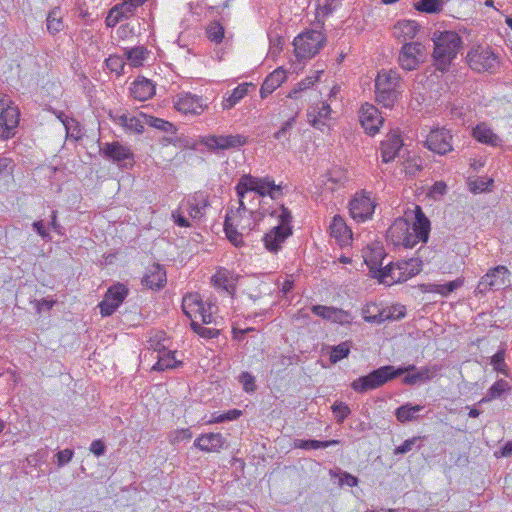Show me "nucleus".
I'll list each match as a JSON object with an SVG mask.
<instances>
[{
  "label": "nucleus",
  "mask_w": 512,
  "mask_h": 512,
  "mask_svg": "<svg viewBox=\"0 0 512 512\" xmlns=\"http://www.w3.org/2000/svg\"><path fill=\"white\" fill-rule=\"evenodd\" d=\"M430 233V221L419 206H416L415 222L412 227L405 220H396L387 231V238L395 245L413 248L419 241L426 243Z\"/></svg>",
  "instance_id": "f257e3e1"
},
{
  "label": "nucleus",
  "mask_w": 512,
  "mask_h": 512,
  "mask_svg": "<svg viewBox=\"0 0 512 512\" xmlns=\"http://www.w3.org/2000/svg\"><path fill=\"white\" fill-rule=\"evenodd\" d=\"M235 190L239 198L238 212L247 211L244 198L248 192H255L262 197L270 196L272 199H278L282 196V187L275 184L273 179L270 177H254L250 174L241 176Z\"/></svg>",
  "instance_id": "f03ea898"
},
{
  "label": "nucleus",
  "mask_w": 512,
  "mask_h": 512,
  "mask_svg": "<svg viewBox=\"0 0 512 512\" xmlns=\"http://www.w3.org/2000/svg\"><path fill=\"white\" fill-rule=\"evenodd\" d=\"M433 59L436 68L442 72L447 71L462 49V39L454 31L434 33Z\"/></svg>",
  "instance_id": "7ed1b4c3"
},
{
  "label": "nucleus",
  "mask_w": 512,
  "mask_h": 512,
  "mask_svg": "<svg viewBox=\"0 0 512 512\" xmlns=\"http://www.w3.org/2000/svg\"><path fill=\"white\" fill-rule=\"evenodd\" d=\"M423 250L420 248L416 258L389 263L380 272V283L392 285L394 283L405 282L411 277L417 275L422 270Z\"/></svg>",
  "instance_id": "20e7f679"
},
{
  "label": "nucleus",
  "mask_w": 512,
  "mask_h": 512,
  "mask_svg": "<svg viewBox=\"0 0 512 512\" xmlns=\"http://www.w3.org/2000/svg\"><path fill=\"white\" fill-rule=\"evenodd\" d=\"M401 78L395 70H381L375 79V99L385 108H392L398 99Z\"/></svg>",
  "instance_id": "39448f33"
},
{
  "label": "nucleus",
  "mask_w": 512,
  "mask_h": 512,
  "mask_svg": "<svg viewBox=\"0 0 512 512\" xmlns=\"http://www.w3.org/2000/svg\"><path fill=\"white\" fill-rule=\"evenodd\" d=\"M277 217L279 223L266 233L263 239L265 248L272 253H277L281 248V244L292 234V227L290 226L292 220L291 212L284 206H281Z\"/></svg>",
  "instance_id": "423d86ee"
},
{
  "label": "nucleus",
  "mask_w": 512,
  "mask_h": 512,
  "mask_svg": "<svg viewBox=\"0 0 512 512\" xmlns=\"http://www.w3.org/2000/svg\"><path fill=\"white\" fill-rule=\"evenodd\" d=\"M401 371H393V366L386 365L373 370L368 375L359 377L351 383V388L358 392L364 393L368 390H374L390 380L400 376Z\"/></svg>",
  "instance_id": "0eeeda50"
},
{
  "label": "nucleus",
  "mask_w": 512,
  "mask_h": 512,
  "mask_svg": "<svg viewBox=\"0 0 512 512\" xmlns=\"http://www.w3.org/2000/svg\"><path fill=\"white\" fill-rule=\"evenodd\" d=\"M325 36L320 31L311 30L298 35L294 41V50L299 59L312 58L324 46Z\"/></svg>",
  "instance_id": "6e6552de"
},
{
  "label": "nucleus",
  "mask_w": 512,
  "mask_h": 512,
  "mask_svg": "<svg viewBox=\"0 0 512 512\" xmlns=\"http://www.w3.org/2000/svg\"><path fill=\"white\" fill-rule=\"evenodd\" d=\"M211 308L210 304L207 308L205 307L198 293H189L183 297L182 309L191 322L200 319L202 324H211L214 321Z\"/></svg>",
  "instance_id": "1a4fd4ad"
},
{
  "label": "nucleus",
  "mask_w": 512,
  "mask_h": 512,
  "mask_svg": "<svg viewBox=\"0 0 512 512\" xmlns=\"http://www.w3.org/2000/svg\"><path fill=\"white\" fill-rule=\"evenodd\" d=\"M100 154L108 161L118 164L120 167H132L134 153L127 145L119 141L99 143Z\"/></svg>",
  "instance_id": "9d476101"
},
{
  "label": "nucleus",
  "mask_w": 512,
  "mask_h": 512,
  "mask_svg": "<svg viewBox=\"0 0 512 512\" xmlns=\"http://www.w3.org/2000/svg\"><path fill=\"white\" fill-rule=\"evenodd\" d=\"M467 61L470 68L477 72L493 73L499 64L497 55L490 48L481 46L469 51Z\"/></svg>",
  "instance_id": "9b49d317"
},
{
  "label": "nucleus",
  "mask_w": 512,
  "mask_h": 512,
  "mask_svg": "<svg viewBox=\"0 0 512 512\" xmlns=\"http://www.w3.org/2000/svg\"><path fill=\"white\" fill-rule=\"evenodd\" d=\"M20 112L10 100L0 99V140L12 138L19 124Z\"/></svg>",
  "instance_id": "f8f14e48"
},
{
  "label": "nucleus",
  "mask_w": 512,
  "mask_h": 512,
  "mask_svg": "<svg viewBox=\"0 0 512 512\" xmlns=\"http://www.w3.org/2000/svg\"><path fill=\"white\" fill-rule=\"evenodd\" d=\"M427 52L425 46L420 42H406L399 53L400 66L408 71L416 69L425 61Z\"/></svg>",
  "instance_id": "ddd939ff"
},
{
  "label": "nucleus",
  "mask_w": 512,
  "mask_h": 512,
  "mask_svg": "<svg viewBox=\"0 0 512 512\" xmlns=\"http://www.w3.org/2000/svg\"><path fill=\"white\" fill-rule=\"evenodd\" d=\"M509 270L506 266L499 265L488 270L481 277L475 292L477 294H485L491 290H499L508 282Z\"/></svg>",
  "instance_id": "4468645a"
},
{
  "label": "nucleus",
  "mask_w": 512,
  "mask_h": 512,
  "mask_svg": "<svg viewBox=\"0 0 512 512\" xmlns=\"http://www.w3.org/2000/svg\"><path fill=\"white\" fill-rule=\"evenodd\" d=\"M200 143L209 151L217 152L239 148L247 143V138L240 134L235 135H207L200 139Z\"/></svg>",
  "instance_id": "2eb2a0df"
},
{
  "label": "nucleus",
  "mask_w": 512,
  "mask_h": 512,
  "mask_svg": "<svg viewBox=\"0 0 512 512\" xmlns=\"http://www.w3.org/2000/svg\"><path fill=\"white\" fill-rule=\"evenodd\" d=\"M128 295V288L122 283H116L108 288L104 299L99 303L100 313L107 317L112 315Z\"/></svg>",
  "instance_id": "dca6fc26"
},
{
  "label": "nucleus",
  "mask_w": 512,
  "mask_h": 512,
  "mask_svg": "<svg viewBox=\"0 0 512 512\" xmlns=\"http://www.w3.org/2000/svg\"><path fill=\"white\" fill-rule=\"evenodd\" d=\"M109 117L114 124L122 127L126 133L142 134L144 131V119L141 117V113L139 116H135L127 111L111 110Z\"/></svg>",
  "instance_id": "f3484780"
},
{
  "label": "nucleus",
  "mask_w": 512,
  "mask_h": 512,
  "mask_svg": "<svg viewBox=\"0 0 512 512\" xmlns=\"http://www.w3.org/2000/svg\"><path fill=\"white\" fill-rule=\"evenodd\" d=\"M174 108L185 115H200L207 105L203 99L190 93H179L173 99Z\"/></svg>",
  "instance_id": "a211bd4d"
},
{
  "label": "nucleus",
  "mask_w": 512,
  "mask_h": 512,
  "mask_svg": "<svg viewBox=\"0 0 512 512\" xmlns=\"http://www.w3.org/2000/svg\"><path fill=\"white\" fill-rule=\"evenodd\" d=\"M452 135L445 128L431 130L425 144L427 148L435 153L444 155L452 150Z\"/></svg>",
  "instance_id": "6ab92c4d"
},
{
  "label": "nucleus",
  "mask_w": 512,
  "mask_h": 512,
  "mask_svg": "<svg viewBox=\"0 0 512 512\" xmlns=\"http://www.w3.org/2000/svg\"><path fill=\"white\" fill-rule=\"evenodd\" d=\"M374 209L375 203L364 193L357 194L349 204L350 215L357 222H364L371 218Z\"/></svg>",
  "instance_id": "aec40b11"
},
{
  "label": "nucleus",
  "mask_w": 512,
  "mask_h": 512,
  "mask_svg": "<svg viewBox=\"0 0 512 512\" xmlns=\"http://www.w3.org/2000/svg\"><path fill=\"white\" fill-rule=\"evenodd\" d=\"M360 122L369 135H375L380 126L383 124L384 118L381 116L378 109L366 103L360 109Z\"/></svg>",
  "instance_id": "412c9836"
},
{
  "label": "nucleus",
  "mask_w": 512,
  "mask_h": 512,
  "mask_svg": "<svg viewBox=\"0 0 512 512\" xmlns=\"http://www.w3.org/2000/svg\"><path fill=\"white\" fill-rule=\"evenodd\" d=\"M403 146V141L398 131H391L381 142V157L385 163L393 161Z\"/></svg>",
  "instance_id": "4be33fe9"
},
{
  "label": "nucleus",
  "mask_w": 512,
  "mask_h": 512,
  "mask_svg": "<svg viewBox=\"0 0 512 512\" xmlns=\"http://www.w3.org/2000/svg\"><path fill=\"white\" fill-rule=\"evenodd\" d=\"M403 316L402 310L398 315L392 314L391 310L380 308L377 304H368L363 309V318L369 323H382L386 320H396Z\"/></svg>",
  "instance_id": "5701e85b"
},
{
  "label": "nucleus",
  "mask_w": 512,
  "mask_h": 512,
  "mask_svg": "<svg viewBox=\"0 0 512 512\" xmlns=\"http://www.w3.org/2000/svg\"><path fill=\"white\" fill-rule=\"evenodd\" d=\"M166 271L160 264H153L147 268L142 284L152 290L161 289L166 284Z\"/></svg>",
  "instance_id": "b1692460"
},
{
  "label": "nucleus",
  "mask_w": 512,
  "mask_h": 512,
  "mask_svg": "<svg viewBox=\"0 0 512 512\" xmlns=\"http://www.w3.org/2000/svg\"><path fill=\"white\" fill-rule=\"evenodd\" d=\"M329 229L330 235L335 238L340 246L349 245L352 241V232L341 216L333 217Z\"/></svg>",
  "instance_id": "393cba45"
},
{
  "label": "nucleus",
  "mask_w": 512,
  "mask_h": 512,
  "mask_svg": "<svg viewBox=\"0 0 512 512\" xmlns=\"http://www.w3.org/2000/svg\"><path fill=\"white\" fill-rule=\"evenodd\" d=\"M211 281L215 288L232 295L235 291L238 276L234 275L228 269L222 268L216 272L211 278Z\"/></svg>",
  "instance_id": "a878e982"
},
{
  "label": "nucleus",
  "mask_w": 512,
  "mask_h": 512,
  "mask_svg": "<svg viewBox=\"0 0 512 512\" xmlns=\"http://www.w3.org/2000/svg\"><path fill=\"white\" fill-rule=\"evenodd\" d=\"M225 444L221 433L202 434L194 441V446L205 452H218Z\"/></svg>",
  "instance_id": "bb28decb"
},
{
  "label": "nucleus",
  "mask_w": 512,
  "mask_h": 512,
  "mask_svg": "<svg viewBox=\"0 0 512 512\" xmlns=\"http://www.w3.org/2000/svg\"><path fill=\"white\" fill-rule=\"evenodd\" d=\"M330 113V105L322 102L320 105L311 107L307 112V117L314 128L323 130L326 126L325 120L329 118Z\"/></svg>",
  "instance_id": "cd10ccee"
},
{
  "label": "nucleus",
  "mask_w": 512,
  "mask_h": 512,
  "mask_svg": "<svg viewBox=\"0 0 512 512\" xmlns=\"http://www.w3.org/2000/svg\"><path fill=\"white\" fill-rule=\"evenodd\" d=\"M286 79V73L283 69L277 68L270 73L264 80L261 88L260 95L262 98H266L275 89H277Z\"/></svg>",
  "instance_id": "c85d7f7f"
},
{
  "label": "nucleus",
  "mask_w": 512,
  "mask_h": 512,
  "mask_svg": "<svg viewBox=\"0 0 512 512\" xmlns=\"http://www.w3.org/2000/svg\"><path fill=\"white\" fill-rule=\"evenodd\" d=\"M130 90L133 98L139 101H145L155 94V86L146 78L134 81Z\"/></svg>",
  "instance_id": "c756f323"
},
{
  "label": "nucleus",
  "mask_w": 512,
  "mask_h": 512,
  "mask_svg": "<svg viewBox=\"0 0 512 512\" xmlns=\"http://www.w3.org/2000/svg\"><path fill=\"white\" fill-rule=\"evenodd\" d=\"M419 30V25L413 20H402L394 26V35L403 41L413 39Z\"/></svg>",
  "instance_id": "7c9ffc66"
},
{
  "label": "nucleus",
  "mask_w": 512,
  "mask_h": 512,
  "mask_svg": "<svg viewBox=\"0 0 512 512\" xmlns=\"http://www.w3.org/2000/svg\"><path fill=\"white\" fill-rule=\"evenodd\" d=\"M473 137L484 144L496 146L500 142V138L486 124H478L473 129Z\"/></svg>",
  "instance_id": "2f4dec72"
},
{
  "label": "nucleus",
  "mask_w": 512,
  "mask_h": 512,
  "mask_svg": "<svg viewBox=\"0 0 512 512\" xmlns=\"http://www.w3.org/2000/svg\"><path fill=\"white\" fill-rule=\"evenodd\" d=\"M464 283L462 278H457L456 280L450 281L445 284H427L424 285L425 292L438 293L442 296H447L450 293L454 292L456 289L460 288Z\"/></svg>",
  "instance_id": "473e14b6"
},
{
  "label": "nucleus",
  "mask_w": 512,
  "mask_h": 512,
  "mask_svg": "<svg viewBox=\"0 0 512 512\" xmlns=\"http://www.w3.org/2000/svg\"><path fill=\"white\" fill-rule=\"evenodd\" d=\"M296 122V116L286 120L280 129L273 134V137L280 142L284 149H289L292 129Z\"/></svg>",
  "instance_id": "72a5a7b5"
},
{
  "label": "nucleus",
  "mask_w": 512,
  "mask_h": 512,
  "mask_svg": "<svg viewBox=\"0 0 512 512\" xmlns=\"http://www.w3.org/2000/svg\"><path fill=\"white\" fill-rule=\"evenodd\" d=\"M180 364L181 362L175 358V351L167 350L157 356V362L153 365L152 370L164 371L166 369H173Z\"/></svg>",
  "instance_id": "f704fd0d"
},
{
  "label": "nucleus",
  "mask_w": 512,
  "mask_h": 512,
  "mask_svg": "<svg viewBox=\"0 0 512 512\" xmlns=\"http://www.w3.org/2000/svg\"><path fill=\"white\" fill-rule=\"evenodd\" d=\"M423 409L424 407L421 405H412L407 403L397 408L395 415L399 422L404 423L414 420L416 418V414L421 412Z\"/></svg>",
  "instance_id": "c9c22d12"
},
{
  "label": "nucleus",
  "mask_w": 512,
  "mask_h": 512,
  "mask_svg": "<svg viewBox=\"0 0 512 512\" xmlns=\"http://www.w3.org/2000/svg\"><path fill=\"white\" fill-rule=\"evenodd\" d=\"M46 26L50 34H56L63 30L64 23L59 7H55L49 12L46 19Z\"/></svg>",
  "instance_id": "e433bc0d"
},
{
  "label": "nucleus",
  "mask_w": 512,
  "mask_h": 512,
  "mask_svg": "<svg viewBox=\"0 0 512 512\" xmlns=\"http://www.w3.org/2000/svg\"><path fill=\"white\" fill-rule=\"evenodd\" d=\"M141 117L144 119V126L149 125L153 128H156L160 131H164L167 133H174V125L166 120H163L161 118H157L154 116L146 115L144 113H141Z\"/></svg>",
  "instance_id": "4c0bfd02"
},
{
  "label": "nucleus",
  "mask_w": 512,
  "mask_h": 512,
  "mask_svg": "<svg viewBox=\"0 0 512 512\" xmlns=\"http://www.w3.org/2000/svg\"><path fill=\"white\" fill-rule=\"evenodd\" d=\"M169 340L166 338L165 333L162 331L156 332L148 340V348L158 352V355L168 350Z\"/></svg>",
  "instance_id": "58836bf2"
},
{
  "label": "nucleus",
  "mask_w": 512,
  "mask_h": 512,
  "mask_svg": "<svg viewBox=\"0 0 512 512\" xmlns=\"http://www.w3.org/2000/svg\"><path fill=\"white\" fill-rule=\"evenodd\" d=\"M248 88L244 85L237 86L229 97L225 98L223 101V109H231L234 107L240 100L244 98L247 94Z\"/></svg>",
  "instance_id": "ea45409f"
},
{
  "label": "nucleus",
  "mask_w": 512,
  "mask_h": 512,
  "mask_svg": "<svg viewBox=\"0 0 512 512\" xmlns=\"http://www.w3.org/2000/svg\"><path fill=\"white\" fill-rule=\"evenodd\" d=\"M509 388L508 382L501 379L496 381L488 390L486 396L480 402H488L500 397Z\"/></svg>",
  "instance_id": "a19ab883"
},
{
  "label": "nucleus",
  "mask_w": 512,
  "mask_h": 512,
  "mask_svg": "<svg viewBox=\"0 0 512 512\" xmlns=\"http://www.w3.org/2000/svg\"><path fill=\"white\" fill-rule=\"evenodd\" d=\"M125 56L132 66H140L145 59L146 49L144 47H135L125 49Z\"/></svg>",
  "instance_id": "79ce46f5"
},
{
  "label": "nucleus",
  "mask_w": 512,
  "mask_h": 512,
  "mask_svg": "<svg viewBox=\"0 0 512 512\" xmlns=\"http://www.w3.org/2000/svg\"><path fill=\"white\" fill-rule=\"evenodd\" d=\"M350 353V343L348 341L342 342L331 348L330 361L337 363L338 361L346 358Z\"/></svg>",
  "instance_id": "37998d69"
},
{
  "label": "nucleus",
  "mask_w": 512,
  "mask_h": 512,
  "mask_svg": "<svg viewBox=\"0 0 512 512\" xmlns=\"http://www.w3.org/2000/svg\"><path fill=\"white\" fill-rule=\"evenodd\" d=\"M328 320L333 323L346 325L352 322L353 316L348 311L332 307L331 313L328 315Z\"/></svg>",
  "instance_id": "c03bdc74"
},
{
  "label": "nucleus",
  "mask_w": 512,
  "mask_h": 512,
  "mask_svg": "<svg viewBox=\"0 0 512 512\" xmlns=\"http://www.w3.org/2000/svg\"><path fill=\"white\" fill-rule=\"evenodd\" d=\"M224 33V27L219 22L210 23L206 29L208 39L216 44L222 42Z\"/></svg>",
  "instance_id": "a18cd8bd"
},
{
  "label": "nucleus",
  "mask_w": 512,
  "mask_h": 512,
  "mask_svg": "<svg viewBox=\"0 0 512 512\" xmlns=\"http://www.w3.org/2000/svg\"><path fill=\"white\" fill-rule=\"evenodd\" d=\"M442 4V0H420L415 8L426 13H436L442 10Z\"/></svg>",
  "instance_id": "49530a36"
},
{
  "label": "nucleus",
  "mask_w": 512,
  "mask_h": 512,
  "mask_svg": "<svg viewBox=\"0 0 512 512\" xmlns=\"http://www.w3.org/2000/svg\"><path fill=\"white\" fill-rule=\"evenodd\" d=\"M340 4V0H318L317 14L318 16H329Z\"/></svg>",
  "instance_id": "de8ad7c7"
},
{
  "label": "nucleus",
  "mask_w": 512,
  "mask_h": 512,
  "mask_svg": "<svg viewBox=\"0 0 512 512\" xmlns=\"http://www.w3.org/2000/svg\"><path fill=\"white\" fill-rule=\"evenodd\" d=\"M191 328L199 336L206 338V339L215 338L219 334V330L214 329V328L204 327L202 322L200 323L198 320H193V322H191Z\"/></svg>",
  "instance_id": "09e8293b"
},
{
  "label": "nucleus",
  "mask_w": 512,
  "mask_h": 512,
  "mask_svg": "<svg viewBox=\"0 0 512 512\" xmlns=\"http://www.w3.org/2000/svg\"><path fill=\"white\" fill-rule=\"evenodd\" d=\"M339 443L338 440H328V441H319V440H301L298 447L303 449H320L327 448L330 446L337 445Z\"/></svg>",
  "instance_id": "8fccbe9b"
},
{
  "label": "nucleus",
  "mask_w": 512,
  "mask_h": 512,
  "mask_svg": "<svg viewBox=\"0 0 512 512\" xmlns=\"http://www.w3.org/2000/svg\"><path fill=\"white\" fill-rule=\"evenodd\" d=\"M317 80H318V76L317 77L309 76V77L303 79L302 81L297 83L296 86L289 92L288 97L297 99L298 94L301 91H304V90L312 87Z\"/></svg>",
  "instance_id": "3c124183"
},
{
  "label": "nucleus",
  "mask_w": 512,
  "mask_h": 512,
  "mask_svg": "<svg viewBox=\"0 0 512 512\" xmlns=\"http://www.w3.org/2000/svg\"><path fill=\"white\" fill-rule=\"evenodd\" d=\"M229 221L230 219L227 217L224 223L225 234L232 244L239 246L242 244V234Z\"/></svg>",
  "instance_id": "603ef678"
},
{
  "label": "nucleus",
  "mask_w": 512,
  "mask_h": 512,
  "mask_svg": "<svg viewBox=\"0 0 512 512\" xmlns=\"http://www.w3.org/2000/svg\"><path fill=\"white\" fill-rule=\"evenodd\" d=\"M331 477H339V485L343 486L344 484L349 487H354L358 484L357 477L351 475L348 472H342L340 470L334 471L330 470Z\"/></svg>",
  "instance_id": "864d4df0"
},
{
  "label": "nucleus",
  "mask_w": 512,
  "mask_h": 512,
  "mask_svg": "<svg viewBox=\"0 0 512 512\" xmlns=\"http://www.w3.org/2000/svg\"><path fill=\"white\" fill-rule=\"evenodd\" d=\"M491 365L493 366L494 370L497 372H500L504 374L505 376L508 375L506 364H505V351L503 349L497 351L491 358Z\"/></svg>",
  "instance_id": "5fc2aeb1"
},
{
  "label": "nucleus",
  "mask_w": 512,
  "mask_h": 512,
  "mask_svg": "<svg viewBox=\"0 0 512 512\" xmlns=\"http://www.w3.org/2000/svg\"><path fill=\"white\" fill-rule=\"evenodd\" d=\"M331 408L338 423H342L351 412L349 406L344 402L336 401Z\"/></svg>",
  "instance_id": "6e6d98bb"
},
{
  "label": "nucleus",
  "mask_w": 512,
  "mask_h": 512,
  "mask_svg": "<svg viewBox=\"0 0 512 512\" xmlns=\"http://www.w3.org/2000/svg\"><path fill=\"white\" fill-rule=\"evenodd\" d=\"M493 184V180L489 178H478L469 182V188L474 193H481L487 191Z\"/></svg>",
  "instance_id": "4d7b16f0"
},
{
  "label": "nucleus",
  "mask_w": 512,
  "mask_h": 512,
  "mask_svg": "<svg viewBox=\"0 0 512 512\" xmlns=\"http://www.w3.org/2000/svg\"><path fill=\"white\" fill-rule=\"evenodd\" d=\"M239 381L242 384L244 391L250 393L256 390L255 377L249 372H242L239 376Z\"/></svg>",
  "instance_id": "13d9d810"
},
{
  "label": "nucleus",
  "mask_w": 512,
  "mask_h": 512,
  "mask_svg": "<svg viewBox=\"0 0 512 512\" xmlns=\"http://www.w3.org/2000/svg\"><path fill=\"white\" fill-rule=\"evenodd\" d=\"M180 208H185L192 219H200L205 210L204 207L193 205L189 203L188 200L186 202H182L180 204Z\"/></svg>",
  "instance_id": "bf43d9fd"
},
{
  "label": "nucleus",
  "mask_w": 512,
  "mask_h": 512,
  "mask_svg": "<svg viewBox=\"0 0 512 512\" xmlns=\"http://www.w3.org/2000/svg\"><path fill=\"white\" fill-rule=\"evenodd\" d=\"M270 49L269 54L275 57L282 49L283 39L278 34H269Z\"/></svg>",
  "instance_id": "052dcab7"
},
{
  "label": "nucleus",
  "mask_w": 512,
  "mask_h": 512,
  "mask_svg": "<svg viewBox=\"0 0 512 512\" xmlns=\"http://www.w3.org/2000/svg\"><path fill=\"white\" fill-rule=\"evenodd\" d=\"M114 7L119 12L123 20L131 17L134 14L135 10L137 9L133 6V4H129L124 0L122 1V3L117 4Z\"/></svg>",
  "instance_id": "680f3d73"
},
{
  "label": "nucleus",
  "mask_w": 512,
  "mask_h": 512,
  "mask_svg": "<svg viewBox=\"0 0 512 512\" xmlns=\"http://www.w3.org/2000/svg\"><path fill=\"white\" fill-rule=\"evenodd\" d=\"M106 66L111 71L116 72L117 74H120L124 68V61L119 56H110L106 60Z\"/></svg>",
  "instance_id": "e2e57ef3"
},
{
  "label": "nucleus",
  "mask_w": 512,
  "mask_h": 512,
  "mask_svg": "<svg viewBox=\"0 0 512 512\" xmlns=\"http://www.w3.org/2000/svg\"><path fill=\"white\" fill-rule=\"evenodd\" d=\"M187 200L193 205L202 206L204 208L209 205L208 196L202 191L195 192Z\"/></svg>",
  "instance_id": "0e129e2a"
},
{
  "label": "nucleus",
  "mask_w": 512,
  "mask_h": 512,
  "mask_svg": "<svg viewBox=\"0 0 512 512\" xmlns=\"http://www.w3.org/2000/svg\"><path fill=\"white\" fill-rule=\"evenodd\" d=\"M437 372H438L437 366L421 367L420 369L417 370V373H418V376H419V379L421 382L431 380L432 378H434L436 376Z\"/></svg>",
  "instance_id": "69168bd1"
},
{
  "label": "nucleus",
  "mask_w": 512,
  "mask_h": 512,
  "mask_svg": "<svg viewBox=\"0 0 512 512\" xmlns=\"http://www.w3.org/2000/svg\"><path fill=\"white\" fill-rule=\"evenodd\" d=\"M420 440L419 437H413L405 440L400 446L394 450V454H405L412 450L413 446Z\"/></svg>",
  "instance_id": "338daca9"
},
{
  "label": "nucleus",
  "mask_w": 512,
  "mask_h": 512,
  "mask_svg": "<svg viewBox=\"0 0 512 512\" xmlns=\"http://www.w3.org/2000/svg\"><path fill=\"white\" fill-rule=\"evenodd\" d=\"M446 190H447V185L444 182H442V181L435 182L429 191V195L432 198L437 199V198L441 197L442 195H444L446 193Z\"/></svg>",
  "instance_id": "774afa93"
}]
</instances>
